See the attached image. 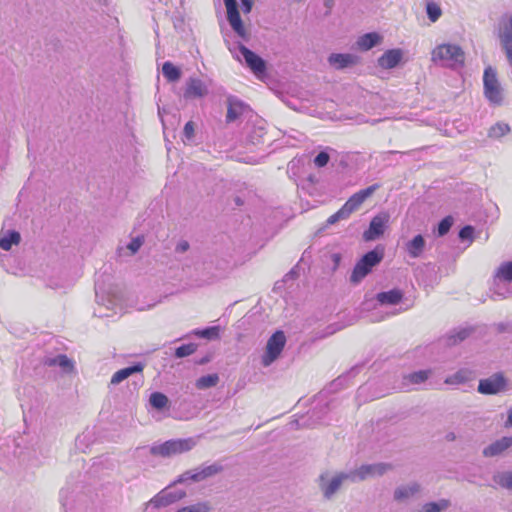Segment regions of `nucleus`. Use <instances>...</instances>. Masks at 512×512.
<instances>
[{"label": "nucleus", "instance_id": "39448f33", "mask_svg": "<svg viewBox=\"0 0 512 512\" xmlns=\"http://www.w3.org/2000/svg\"><path fill=\"white\" fill-rule=\"evenodd\" d=\"M484 95L486 99L494 105H500L503 102V88L497 78L496 70L488 66L483 75Z\"/></svg>", "mask_w": 512, "mask_h": 512}, {"label": "nucleus", "instance_id": "c9c22d12", "mask_svg": "<svg viewBox=\"0 0 512 512\" xmlns=\"http://www.w3.org/2000/svg\"><path fill=\"white\" fill-rule=\"evenodd\" d=\"M469 334H470L469 329H460L459 331L450 334L446 338V340H445L446 344L449 346L456 345V344L462 342L463 340H465L469 336Z\"/></svg>", "mask_w": 512, "mask_h": 512}, {"label": "nucleus", "instance_id": "6e6552de", "mask_svg": "<svg viewBox=\"0 0 512 512\" xmlns=\"http://www.w3.org/2000/svg\"><path fill=\"white\" fill-rule=\"evenodd\" d=\"M223 470V466L218 463H213L207 466H201L193 470L186 471L183 473L177 482H184L192 480L194 482L203 481L209 477H212Z\"/></svg>", "mask_w": 512, "mask_h": 512}, {"label": "nucleus", "instance_id": "3c124183", "mask_svg": "<svg viewBox=\"0 0 512 512\" xmlns=\"http://www.w3.org/2000/svg\"><path fill=\"white\" fill-rule=\"evenodd\" d=\"M295 423L298 427L310 426V424H307L305 417H302L300 420H296Z\"/></svg>", "mask_w": 512, "mask_h": 512}, {"label": "nucleus", "instance_id": "6e6d98bb", "mask_svg": "<svg viewBox=\"0 0 512 512\" xmlns=\"http://www.w3.org/2000/svg\"><path fill=\"white\" fill-rule=\"evenodd\" d=\"M447 438H448L449 440H454V438H455V437H454V435H453V434H448V435H447Z\"/></svg>", "mask_w": 512, "mask_h": 512}, {"label": "nucleus", "instance_id": "423d86ee", "mask_svg": "<svg viewBox=\"0 0 512 512\" xmlns=\"http://www.w3.org/2000/svg\"><path fill=\"white\" fill-rule=\"evenodd\" d=\"M286 343V337L283 331H276L268 339L266 345V353L262 358L264 366H269L273 363L281 354Z\"/></svg>", "mask_w": 512, "mask_h": 512}, {"label": "nucleus", "instance_id": "09e8293b", "mask_svg": "<svg viewBox=\"0 0 512 512\" xmlns=\"http://www.w3.org/2000/svg\"><path fill=\"white\" fill-rule=\"evenodd\" d=\"M505 427H512V408L507 412V420L505 422Z\"/></svg>", "mask_w": 512, "mask_h": 512}, {"label": "nucleus", "instance_id": "b1692460", "mask_svg": "<svg viewBox=\"0 0 512 512\" xmlns=\"http://www.w3.org/2000/svg\"><path fill=\"white\" fill-rule=\"evenodd\" d=\"M402 299L403 292L400 289H392L376 295V300L380 305H397Z\"/></svg>", "mask_w": 512, "mask_h": 512}, {"label": "nucleus", "instance_id": "603ef678", "mask_svg": "<svg viewBox=\"0 0 512 512\" xmlns=\"http://www.w3.org/2000/svg\"><path fill=\"white\" fill-rule=\"evenodd\" d=\"M324 6L330 10L334 6V0H324Z\"/></svg>", "mask_w": 512, "mask_h": 512}, {"label": "nucleus", "instance_id": "20e7f679", "mask_svg": "<svg viewBox=\"0 0 512 512\" xmlns=\"http://www.w3.org/2000/svg\"><path fill=\"white\" fill-rule=\"evenodd\" d=\"M196 445L194 438L172 439L159 445H153L150 453L154 456L169 458L190 451Z\"/></svg>", "mask_w": 512, "mask_h": 512}, {"label": "nucleus", "instance_id": "4c0bfd02", "mask_svg": "<svg viewBox=\"0 0 512 512\" xmlns=\"http://www.w3.org/2000/svg\"><path fill=\"white\" fill-rule=\"evenodd\" d=\"M220 328L218 326L208 327L203 330H196L194 334L202 338L214 340L219 338Z\"/></svg>", "mask_w": 512, "mask_h": 512}, {"label": "nucleus", "instance_id": "49530a36", "mask_svg": "<svg viewBox=\"0 0 512 512\" xmlns=\"http://www.w3.org/2000/svg\"><path fill=\"white\" fill-rule=\"evenodd\" d=\"M298 276H299V273L297 271V268L294 267L284 276V281L294 280V279L298 278Z\"/></svg>", "mask_w": 512, "mask_h": 512}, {"label": "nucleus", "instance_id": "e433bc0d", "mask_svg": "<svg viewBox=\"0 0 512 512\" xmlns=\"http://www.w3.org/2000/svg\"><path fill=\"white\" fill-rule=\"evenodd\" d=\"M426 13L430 21L436 22L440 18L442 10L434 1H428L426 4Z\"/></svg>", "mask_w": 512, "mask_h": 512}, {"label": "nucleus", "instance_id": "f704fd0d", "mask_svg": "<svg viewBox=\"0 0 512 512\" xmlns=\"http://www.w3.org/2000/svg\"><path fill=\"white\" fill-rule=\"evenodd\" d=\"M510 131V127L506 123L498 122L492 127H490L488 131V136L490 138H500L506 135Z\"/></svg>", "mask_w": 512, "mask_h": 512}, {"label": "nucleus", "instance_id": "bb28decb", "mask_svg": "<svg viewBox=\"0 0 512 512\" xmlns=\"http://www.w3.org/2000/svg\"><path fill=\"white\" fill-rule=\"evenodd\" d=\"M21 240V235L19 232L15 230H9L7 232L0 233V248L5 251H9L12 245L19 244Z\"/></svg>", "mask_w": 512, "mask_h": 512}, {"label": "nucleus", "instance_id": "9d476101", "mask_svg": "<svg viewBox=\"0 0 512 512\" xmlns=\"http://www.w3.org/2000/svg\"><path fill=\"white\" fill-rule=\"evenodd\" d=\"M507 382L504 376L496 373L488 378L481 379L478 384V392L481 394L492 395L504 391Z\"/></svg>", "mask_w": 512, "mask_h": 512}, {"label": "nucleus", "instance_id": "f257e3e1", "mask_svg": "<svg viewBox=\"0 0 512 512\" xmlns=\"http://www.w3.org/2000/svg\"><path fill=\"white\" fill-rule=\"evenodd\" d=\"M432 60L443 67L459 69L464 65L465 54L458 45L442 44L433 50Z\"/></svg>", "mask_w": 512, "mask_h": 512}, {"label": "nucleus", "instance_id": "72a5a7b5", "mask_svg": "<svg viewBox=\"0 0 512 512\" xmlns=\"http://www.w3.org/2000/svg\"><path fill=\"white\" fill-rule=\"evenodd\" d=\"M470 372L468 370H459L453 375L448 376L445 379L446 384L454 385V384H462L469 380Z\"/></svg>", "mask_w": 512, "mask_h": 512}, {"label": "nucleus", "instance_id": "412c9836", "mask_svg": "<svg viewBox=\"0 0 512 512\" xmlns=\"http://www.w3.org/2000/svg\"><path fill=\"white\" fill-rule=\"evenodd\" d=\"M512 447V437H502L483 449L485 457H495L501 455L504 451Z\"/></svg>", "mask_w": 512, "mask_h": 512}, {"label": "nucleus", "instance_id": "864d4df0", "mask_svg": "<svg viewBox=\"0 0 512 512\" xmlns=\"http://www.w3.org/2000/svg\"><path fill=\"white\" fill-rule=\"evenodd\" d=\"M234 202L237 206H242L244 204V201L239 196L234 198Z\"/></svg>", "mask_w": 512, "mask_h": 512}, {"label": "nucleus", "instance_id": "4d7b16f0", "mask_svg": "<svg viewBox=\"0 0 512 512\" xmlns=\"http://www.w3.org/2000/svg\"><path fill=\"white\" fill-rule=\"evenodd\" d=\"M98 289H100V287H99L98 282H96V283H95V290H96V293H98Z\"/></svg>", "mask_w": 512, "mask_h": 512}, {"label": "nucleus", "instance_id": "8fccbe9b", "mask_svg": "<svg viewBox=\"0 0 512 512\" xmlns=\"http://www.w3.org/2000/svg\"><path fill=\"white\" fill-rule=\"evenodd\" d=\"M399 153L404 154V152H398V151H393V150L384 152L383 153V160H388L389 156L394 155V154H399Z\"/></svg>", "mask_w": 512, "mask_h": 512}, {"label": "nucleus", "instance_id": "a211bd4d", "mask_svg": "<svg viewBox=\"0 0 512 512\" xmlns=\"http://www.w3.org/2000/svg\"><path fill=\"white\" fill-rule=\"evenodd\" d=\"M387 219L385 216H375L369 225V228L364 232V239L367 241L375 240L383 235Z\"/></svg>", "mask_w": 512, "mask_h": 512}, {"label": "nucleus", "instance_id": "ea45409f", "mask_svg": "<svg viewBox=\"0 0 512 512\" xmlns=\"http://www.w3.org/2000/svg\"><path fill=\"white\" fill-rule=\"evenodd\" d=\"M452 225H453V218L451 216H446L445 218H443L438 224V229H437L438 235L439 236L446 235L449 232Z\"/></svg>", "mask_w": 512, "mask_h": 512}, {"label": "nucleus", "instance_id": "393cba45", "mask_svg": "<svg viewBox=\"0 0 512 512\" xmlns=\"http://www.w3.org/2000/svg\"><path fill=\"white\" fill-rule=\"evenodd\" d=\"M425 239L422 235H416L412 240L406 243V251L412 258H418L425 249Z\"/></svg>", "mask_w": 512, "mask_h": 512}, {"label": "nucleus", "instance_id": "bf43d9fd", "mask_svg": "<svg viewBox=\"0 0 512 512\" xmlns=\"http://www.w3.org/2000/svg\"><path fill=\"white\" fill-rule=\"evenodd\" d=\"M323 409H324L325 411H327V410H328V403H326V404L324 405V408H323Z\"/></svg>", "mask_w": 512, "mask_h": 512}, {"label": "nucleus", "instance_id": "13d9d810", "mask_svg": "<svg viewBox=\"0 0 512 512\" xmlns=\"http://www.w3.org/2000/svg\"><path fill=\"white\" fill-rule=\"evenodd\" d=\"M321 419H322V417L318 416V417H317V420H316L313 424H316V423L321 422Z\"/></svg>", "mask_w": 512, "mask_h": 512}, {"label": "nucleus", "instance_id": "f03ea898", "mask_svg": "<svg viewBox=\"0 0 512 512\" xmlns=\"http://www.w3.org/2000/svg\"><path fill=\"white\" fill-rule=\"evenodd\" d=\"M379 187L380 185L376 183L353 194L336 213L327 219V224L332 225L349 218Z\"/></svg>", "mask_w": 512, "mask_h": 512}, {"label": "nucleus", "instance_id": "ddd939ff", "mask_svg": "<svg viewBox=\"0 0 512 512\" xmlns=\"http://www.w3.org/2000/svg\"><path fill=\"white\" fill-rule=\"evenodd\" d=\"M186 495L183 490H169L164 489L159 492L155 497H153L149 504L154 506L155 508L166 507L176 501L181 500Z\"/></svg>", "mask_w": 512, "mask_h": 512}, {"label": "nucleus", "instance_id": "c756f323", "mask_svg": "<svg viewBox=\"0 0 512 512\" xmlns=\"http://www.w3.org/2000/svg\"><path fill=\"white\" fill-rule=\"evenodd\" d=\"M493 481L500 487L512 491V471H504L494 474Z\"/></svg>", "mask_w": 512, "mask_h": 512}, {"label": "nucleus", "instance_id": "c03bdc74", "mask_svg": "<svg viewBox=\"0 0 512 512\" xmlns=\"http://www.w3.org/2000/svg\"><path fill=\"white\" fill-rule=\"evenodd\" d=\"M143 244V238L136 237L131 240L128 244L127 248L131 251L132 254L136 253Z\"/></svg>", "mask_w": 512, "mask_h": 512}, {"label": "nucleus", "instance_id": "f3484780", "mask_svg": "<svg viewBox=\"0 0 512 512\" xmlns=\"http://www.w3.org/2000/svg\"><path fill=\"white\" fill-rule=\"evenodd\" d=\"M228 108L226 114V122L231 123L240 118L241 115L245 112L248 106L234 96H229L227 99Z\"/></svg>", "mask_w": 512, "mask_h": 512}, {"label": "nucleus", "instance_id": "79ce46f5", "mask_svg": "<svg viewBox=\"0 0 512 512\" xmlns=\"http://www.w3.org/2000/svg\"><path fill=\"white\" fill-rule=\"evenodd\" d=\"M473 233H474V228L472 226H470V225L464 226L459 231V238L462 241L468 240V241L471 242L472 238H473Z\"/></svg>", "mask_w": 512, "mask_h": 512}, {"label": "nucleus", "instance_id": "cd10ccee", "mask_svg": "<svg viewBox=\"0 0 512 512\" xmlns=\"http://www.w3.org/2000/svg\"><path fill=\"white\" fill-rule=\"evenodd\" d=\"M382 40V36L377 32H370L360 36L357 45L361 50H369L378 45Z\"/></svg>", "mask_w": 512, "mask_h": 512}, {"label": "nucleus", "instance_id": "2eb2a0df", "mask_svg": "<svg viewBox=\"0 0 512 512\" xmlns=\"http://www.w3.org/2000/svg\"><path fill=\"white\" fill-rule=\"evenodd\" d=\"M432 375L431 369L419 370L403 375L402 387L412 389L414 386L420 385L428 380Z\"/></svg>", "mask_w": 512, "mask_h": 512}, {"label": "nucleus", "instance_id": "0eeeda50", "mask_svg": "<svg viewBox=\"0 0 512 512\" xmlns=\"http://www.w3.org/2000/svg\"><path fill=\"white\" fill-rule=\"evenodd\" d=\"M391 469L390 464L386 463H375L365 464L360 466L358 469L349 471L350 482L363 481L369 477L381 476Z\"/></svg>", "mask_w": 512, "mask_h": 512}, {"label": "nucleus", "instance_id": "7c9ffc66", "mask_svg": "<svg viewBox=\"0 0 512 512\" xmlns=\"http://www.w3.org/2000/svg\"><path fill=\"white\" fill-rule=\"evenodd\" d=\"M450 506V501L441 499L438 502H428L422 505L420 512H442Z\"/></svg>", "mask_w": 512, "mask_h": 512}, {"label": "nucleus", "instance_id": "5701e85b", "mask_svg": "<svg viewBox=\"0 0 512 512\" xmlns=\"http://www.w3.org/2000/svg\"><path fill=\"white\" fill-rule=\"evenodd\" d=\"M144 369V364L141 362L135 363L132 366L123 368L115 372L111 378L110 384L112 385H118L124 380H126L128 377L135 373H141Z\"/></svg>", "mask_w": 512, "mask_h": 512}, {"label": "nucleus", "instance_id": "9b49d317", "mask_svg": "<svg viewBox=\"0 0 512 512\" xmlns=\"http://www.w3.org/2000/svg\"><path fill=\"white\" fill-rule=\"evenodd\" d=\"M237 48L241 55L243 56V58L245 59L247 66L252 70V72L256 76H261L265 73L266 63L260 56H258L256 53H254L241 43L237 44Z\"/></svg>", "mask_w": 512, "mask_h": 512}, {"label": "nucleus", "instance_id": "37998d69", "mask_svg": "<svg viewBox=\"0 0 512 512\" xmlns=\"http://www.w3.org/2000/svg\"><path fill=\"white\" fill-rule=\"evenodd\" d=\"M195 124L193 121H188L183 129V136L186 140L190 141L194 137Z\"/></svg>", "mask_w": 512, "mask_h": 512}, {"label": "nucleus", "instance_id": "aec40b11", "mask_svg": "<svg viewBox=\"0 0 512 512\" xmlns=\"http://www.w3.org/2000/svg\"><path fill=\"white\" fill-rule=\"evenodd\" d=\"M358 57L349 53H332L328 57V63L335 69H344L357 63Z\"/></svg>", "mask_w": 512, "mask_h": 512}, {"label": "nucleus", "instance_id": "c85d7f7f", "mask_svg": "<svg viewBox=\"0 0 512 512\" xmlns=\"http://www.w3.org/2000/svg\"><path fill=\"white\" fill-rule=\"evenodd\" d=\"M163 76L168 82H177L181 78V70L170 61L163 64L162 67Z\"/></svg>", "mask_w": 512, "mask_h": 512}, {"label": "nucleus", "instance_id": "2f4dec72", "mask_svg": "<svg viewBox=\"0 0 512 512\" xmlns=\"http://www.w3.org/2000/svg\"><path fill=\"white\" fill-rule=\"evenodd\" d=\"M218 382L219 376L217 374H208L197 379L196 387L201 390L208 389L216 386Z\"/></svg>", "mask_w": 512, "mask_h": 512}, {"label": "nucleus", "instance_id": "58836bf2", "mask_svg": "<svg viewBox=\"0 0 512 512\" xmlns=\"http://www.w3.org/2000/svg\"><path fill=\"white\" fill-rule=\"evenodd\" d=\"M197 350V344L195 343H189V344H183L176 348L175 350V357L176 358H184L187 356L192 355Z\"/></svg>", "mask_w": 512, "mask_h": 512}, {"label": "nucleus", "instance_id": "f8f14e48", "mask_svg": "<svg viewBox=\"0 0 512 512\" xmlns=\"http://www.w3.org/2000/svg\"><path fill=\"white\" fill-rule=\"evenodd\" d=\"M224 4L227 9V19L232 29L238 36H240L241 38H245L246 31L238 11L237 1L224 0Z\"/></svg>", "mask_w": 512, "mask_h": 512}, {"label": "nucleus", "instance_id": "4be33fe9", "mask_svg": "<svg viewBox=\"0 0 512 512\" xmlns=\"http://www.w3.org/2000/svg\"><path fill=\"white\" fill-rule=\"evenodd\" d=\"M402 57V50L390 49L384 52L381 57H379L378 65L383 69H392L400 63Z\"/></svg>", "mask_w": 512, "mask_h": 512}, {"label": "nucleus", "instance_id": "a19ab883", "mask_svg": "<svg viewBox=\"0 0 512 512\" xmlns=\"http://www.w3.org/2000/svg\"><path fill=\"white\" fill-rule=\"evenodd\" d=\"M329 160H330V155L325 150V151H321L320 153H318L316 155V157L314 158L313 162L317 168H322L328 164Z\"/></svg>", "mask_w": 512, "mask_h": 512}, {"label": "nucleus", "instance_id": "de8ad7c7", "mask_svg": "<svg viewBox=\"0 0 512 512\" xmlns=\"http://www.w3.org/2000/svg\"><path fill=\"white\" fill-rule=\"evenodd\" d=\"M242 4V9L244 13H249L252 9L253 1L252 0H240Z\"/></svg>", "mask_w": 512, "mask_h": 512}, {"label": "nucleus", "instance_id": "a18cd8bd", "mask_svg": "<svg viewBox=\"0 0 512 512\" xmlns=\"http://www.w3.org/2000/svg\"><path fill=\"white\" fill-rule=\"evenodd\" d=\"M189 247H190V245H189L188 241L182 240L176 245L175 252L176 253H184L189 249Z\"/></svg>", "mask_w": 512, "mask_h": 512}, {"label": "nucleus", "instance_id": "4468645a", "mask_svg": "<svg viewBox=\"0 0 512 512\" xmlns=\"http://www.w3.org/2000/svg\"><path fill=\"white\" fill-rule=\"evenodd\" d=\"M209 93V86L201 79L191 77L186 81L183 96L185 99L203 98Z\"/></svg>", "mask_w": 512, "mask_h": 512}, {"label": "nucleus", "instance_id": "a878e982", "mask_svg": "<svg viewBox=\"0 0 512 512\" xmlns=\"http://www.w3.org/2000/svg\"><path fill=\"white\" fill-rule=\"evenodd\" d=\"M44 365L47 366H59L64 371L69 372L73 369L72 361L64 354H59L54 357L47 356L43 360Z\"/></svg>", "mask_w": 512, "mask_h": 512}, {"label": "nucleus", "instance_id": "1a4fd4ad", "mask_svg": "<svg viewBox=\"0 0 512 512\" xmlns=\"http://www.w3.org/2000/svg\"><path fill=\"white\" fill-rule=\"evenodd\" d=\"M345 481H350V475L348 472H342L334 476L330 480L322 474L319 477V487L326 499H331L335 493L340 489L341 485Z\"/></svg>", "mask_w": 512, "mask_h": 512}, {"label": "nucleus", "instance_id": "473e14b6", "mask_svg": "<svg viewBox=\"0 0 512 512\" xmlns=\"http://www.w3.org/2000/svg\"><path fill=\"white\" fill-rule=\"evenodd\" d=\"M168 402V397L161 392H153L149 397L150 405L157 410L164 409L168 405Z\"/></svg>", "mask_w": 512, "mask_h": 512}, {"label": "nucleus", "instance_id": "6ab92c4d", "mask_svg": "<svg viewBox=\"0 0 512 512\" xmlns=\"http://www.w3.org/2000/svg\"><path fill=\"white\" fill-rule=\"evenodd\" d=\"M512 280V262L502 264L495 276V294L506 297V292L502 291L501 282H509Z\"/></svg>", "mask_w": 512, "mask_h": 512}, {"label": "nucleus", "instance_id": "7ed1b4c3", "mask_svg": "<svg viewBox=\"0 0 512 512\" xmlns=\"http://www.w3.org/2000/svg\"><path fill=\"white\" fill-rule=\"evenodd\" d=\"M383 257V249L379 247L367 252L354 266L350 281L354 284H358L372 271L373 267L377 266L382 261Z\"/></svg>", "mask_w": 512, "mask_h": 512}, {"label": "nucleus", "instance_id": "dca6fc26", "mask_svg": "<svg viewBox=\"0 0 512 512\" xmlns=\"http://www.w3.org/2000/svg\"><path fill=\"white\" fill-rule=\"evenodd\" d=\"M421 490V486L417 482H411L406 485H400L393 492V499L396 502H405L413 498Z\"/></svg>", "mask_w": 512, "mask_h": 512}, {"label": "nucleus", "instance_id": "5fc2aeb1", "mask_svg": "<svg viewBox=\"0 0 512 512\" xmlns=\"http://www.w3.org/2000/svg\"><path fill=\"white\" fill-rule=\"evenodd\" d=\"M341 381H342V378H341V377H339V378H337V380H336V381H334L333 383H331V390L333 389V387H334V386H336V385L338 384V382L340 383Z\"/></svg>", "mask_w": 512, "mask_h": 512}]
</instances>
